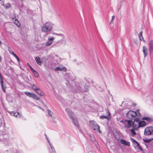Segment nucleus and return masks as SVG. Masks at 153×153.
<instances>
[{
  "label": "nucleus",
  "mask_w": 153,
  "mask_h": 153,
  "mask_svg": "<svg viewBox=\"0 0 153 153\" xmlns=\"http://www.w3.org/2000/svg\"><path fill=\"white\" fill-rule=\"evenodd\" d=\"M53 24L51 22H48L44 24L42 27V31L43 32H48L52 30Z\"/></svg>",
  "instance_id": "obj_1"
},
{
  "label": "nucleus",
  "mask_w": 153,
  "mask_h": 153,
  "mask_svg": "<svg viewBox=\"0 0 153 153\" xmlns=\"http://www.w3.org/2000/svg\"><path fill=\"white\" fill-rule=\"evenodd\" d=\"M137 112L139 114V115L140 116L141 115L139 112V109L137 110L136 111L131 110L128 111L126 113V115L127 117L129 119L133 120L137 115Z\"/></svg>",
  "instance_id": "obj_2"
},
{
  "label": "nucleus",
  "mask_w": 153,
  "mask_h": 153,
  "mask_svg": "<svg viewBox=\"0 0 153 153\" xmlns=\"http://www.w3.org/2000/svg\"><path fill=\"white\" fill-rule=\"evenodd\" d=\"M66 111L68 113V116L72 120V121L74 125L77 128H79V126L77 122V120L75 117V116L73 113L71 111L69 110L68 109H66Z\"/></svg>",
  "instance_id": "obj_3"
},
{
  "label": "nucleus",
  "mask_w": 153,
  "mask_h": 153,
  "mask_svg": "<svg viewBox=\"0 0 153 153\" xmlns=\"http://www.w3.org/2000/svg\"><path fill=\"white\" fill-rule=\"evenodd\" d=\"M144 134L145 135L153 134V127L151 126L146 128L144 130Z\"/></svg>",
  "instance_id": "obj_4"
},
{
  "label": "nucleus",
  "mask_w": 153,
  "mask_h": 153,
  "mask_svg": "<svg viewBox=\"0 0 153 153\" xmlns=\"http://www.w3.org/2000/svg\"><path fill=\"white\" fill-rule=\"evenodd\" d=\"M125 125V127L126 128H130L132 126V121L131 120H125L121 121Z\"/></svg>",
  "instance_id": "obj_5"
},
{
  "label": "nucleus",
  "mask_w": 153,
  "mask_h": 153,
  "mask_svg": "<svg viewBox=\"0 0 153 153\" xmlns=\"http://www.w3.org/2000/svg\"><path fill=\"white\" fill-rule=\"evenodd\" d=\"M153 140V137L150 139H143L144 142L145 143V145L146 146L147 148L150 147V143L152 142V141Z\"/></svg>",
  "instance_id": "obj_6"
},
{
  "label": "nucleus",
  "mask_w": 153,
  "mask_h": 153,
  "mask_svg": "<svg viewBox=\"0 0 153 153\" xmlns=\"http://www.w3.org/2000/svg\"><path fill=\"white\" fill-rule=\"evenodd\" d=\"M107 116L102 115L99 117V118L102 120L107 119L108 120H109L111 119V114L109 111L107 112Z\"/></svg>",
  "instance_id": "obj_7"
},
{
  "label": "nucleus",
  "mask_w": 153,
  "mask_h": 153,
  "mask_svg": "<svg viewBox=\"0 0 153 153\" xmlns=\"http://www.w3.org/2000/svg\"><path fill=\"white\" fill-rule=\"evenodd\" d=\"M149 49L150 53L151 54L152 52V51L153 50V40H151L149 41Z\"/></svg>",
  "instance_id": "obj_8"
},
{
  "label": "nucleus",
  "mask_w": 153,
  "mask_h": 153,
  "mask_svg": "<svg viewBox=\"0 0 153 153\" xmlns=\"http://www.w3.org/2000/svg\"><path fill=\"white\" fill-rule=\"evenodd\" d=\"M55 71H66V69L65 67H62L61 66H57L54 69Z\"/></svg>",
  "instance_id": "obj_9"
},
{
  "label": "nucleus",
  "mask_w": 153,
  "mask_h": 153,
  "mask_svg": "<svg viewBox=\"0 0 153 153\" xmlns=\"http://www.w3.org/2000/svg\"><path fill=\"white\" fill-rule=\"evenodd\" d=\"M120 143L122 144L125 146H130V143L129 142L123 139H121L120 140Z\"/></svg>",
  "instance_id": "obj_10"
},
{
  "label": "nucleus",
  "mask_w": 153,
  "mask_h": 153,
  "mask_svg": "<svg viewBox=\"0 0 153 153\" xmlns=\"http://www.w3.org/2000/svg\"><path fill=\"white\" fill-rule=\"evenodd\" d=\"M10 114L12 116H13L17 118L18 117H21L22 116V115L20 114L19 112H14L13 111L10 113Z\"/></svg>",
  "instance_id": "obj_11"
},
{
  "label": "nucleus",
  "mask_w": 153,
  "mask_h": 153,
  "mask_svg": "<svg viewBox=\"0 0 153 153\" xmlns=\"http://www.w3.org/2000/svg\"><path fill=\"white\" fill-rule=\"evenodd\" d=\"M2 142L4 144L5 146H7L9 145V143L8 140L7 139H4L3 140L0 139V142Z\"/></svg>",
  "instance_id": "obj_12"
},
{
  "label": "nucleus",
  "mask_w": 153,
  "mask_h": 153,
  "mask_svg": "<svg viewBox=\"0 0 153 153\" xmlns=\"http://www.w3.org/2000/svg\"><path fill=\"white\" fill-rule=\"evenodd\" d=\"M46 139L47 140L48 142L49 146H48V150H49L50 149H53L54 150V148L53 146V145L50 143L49 140L47 136H46Z\"/></svg>",
  "instance_id": "obj_13"
},
{
  "label": "nucleus",
  "mask_w": 153,
  "mask_h": 153,
  "mask_svg": "<svg viewBox=\"0 0 153 153\" xmlns=\"http://www.w3.org/2000/svg\"><path fill=\"white\" fill-rule=\"evenodd\" d=\"M93 129L95 131L98 132L99 133H101L100 131L99 128V126L97 124H96V125L94 126L93 128Z\"/></svg>",
  "instance_id": "obj_14"
},
{
  "label": "nucleus",
  "mask_w": 153,
  "mask_h": 153,
  "mask_svg": "<svg viewBox=\"0 0 153 153\" xmlns=\"http://www.w3.org/2000/svg\"><path fill=\"white\" fill-rule=\"evenodd\" d=\"M147 48L145 46L143 47V51L144 53V57H145L147 55Z\"/></svg>",
  "instance_id": "obj_15"
},
{
  "label": "nucleus",
  "mask_w": 153,
  "mask_h": 153,
  "mask_svg": "<svg viewBox=\"0 0 153 153\" xmlns=\"http://www.w3.org/2000/svg\"><path fill=\"white\" fill-rule=\"evenodd\" d=\"M143 120L147 121L148 123L152 122V119L149 117H144L142 118Z\"/></svg>",
  "instance_id": "obj_16"
},
{
  "label": "nucleus",
  "mask_w": 153,
  "mask_h": 153,
  "mask_svg": "<svg viewBox=\"0 0 153 153\" xmlns=\"http://www.w3.org/2000/svg\"><path fill=\"white\" fill-rule=\"evenodd\" d=\"M139 127H143L146 125V123L144 121H142L138 123Z\"/></svg>",
  "instance_id": "obj_17"
},
{
  "label": "nucleus",
  "mask_w": 153,
  "mask_h": 153,
  "mask_svg": "<svg viewBox=\"0 0 153 153\" xmlns=\"http://www.w3.org/2000/svg\"><path fill=\"white\" fill-rule=\"evenodd\" d=\"M37 94H39V95L43 96L44 93L41 90V89L39 88L37 90L35 91Z\"/></svg>",
  "instance_id": "obj_18"
},
{
  "label": "nucleus",
  "mask_w": 153,
  "mask_h": 153,
  "mask_svg": "<svg viewBox=\"0 0 153 153\" xmlns=\"http://www.w3.org/2000/svg\"><path fill=\"white\" fill-rule=\"evenodd\" d=\"M35 60L38 65H41L42 64V62H41L40 58L39 57H36L35 58Z\"/></svg>",
  "instance_id": "obj_19"
},
{
  "label": "nucleus",
  "mask_w": 153,
  "mask_h": 153,
  "mask_svg": "<svg viewBox=\"0 0 153 153\" xmlns=\"http://www.w3.org/2000/svg\"><path fill=\"white\" fill-rule=\"evenodd\" d=\"M139 124L138 123H132V126L133 128L135 129H137L139 127Z\"/></svg>",
  "instance_id": "obj_20"
},
{
  "label": "nucleus",
  "mask_w": 153,
  "mask_h": 153,
  "mask_svg": "<svg viewBox=\"0 0 153 153\" xmlns=\"http://www.w3.org/2000/svg\"><path fill=\"white\" fill-rule=\"evenodd\" d=\"M30 97L37 100H40V98L39 97H37V96L35 94L33 93H32Z\"/></svg>",
  "instance_id": "obj_21"
},
{
  "label": "nucleus",
  "mask_w": 153,
  "mask_h": 153,
  "mask_svg": "<svg viewBox=\"0 0 153 153\" xmlns=\"http://www.w3.org/2000/svg\"><path fill=\"white\" fill-rule=\"evenodd\" d=\"M32 87L33 90L35 91L39 88L37 85L34 84H32Z\"/></svg>",
  "instance_id": "obj_22"
},
{
  "label": "nucleus",
  "mask_w": 153,
  "mask_h": 153,
  "mask_svg": "<svg viewBox=\"0 0 153 153\" xmlns=\"http://www.w3.org/2000/svg\"><path fill=\"white\" fill-rule=\"evenodd\" d=\"M89 123L91 126L93 128L94 126L96 125L97 123L94 121H90Z\"/></svg>",
  "instance_id": "obj_23"
},
{
  "label": "nucleus",
  "mask_w": 153,
  "mask_h": 153,
  "mask_svg": "<svg viewBox=\"0 0 153 153\" xmlns=\"http://www.w3.org/2000/svg\"><path fill=\"white\" fill-rule=\"evenodd\" d=\"M31 71L35 77L37 78L39 76L38 73L35 70L33 69V71L32 70Z\"/></svg>",
  "instance_id": "obj_24"
},
{
  "label": "nucleus",
  "mask_w": 153,
  "mask_h": 153,
  "mask_svg": "<svg viewBox=\"0 0 153 153\" xmlns=\"http://www.w3.org/2000/svg\"><path fill=\"white\" fill-rule=\"evenodd\" d=\"M14 23L16 25V26L18 27H20V23L17 19H16L15 20V21L14 22Z\"/></svg>",
  "instance_id": "obj_25"
},
{
  "label": "nucleus",
  "mask_w": 153,
  "mask_h": 153,
  "mask_svg": "<svg viewBox=\"0 0 153 153\" xmlns=\"http://www.w3.org/2000/svg\"><path fill=\"white\" fill-rule=\"evenodd\" d=\"M88 87L89 86L88 84L85 83L84 86V88L86 92H87L88 91Z\"/></svg>",
  "instance_id": "obj_26"
},
{
  "label": "nucleus",
  "mask_w": 153,
  "mask_h": 153,
  "mask_svg": "<svg viewBox=\"0 0 153 153\" xmlns=\"http://www.w3.org/2000/svg\"><path fill=\"white\" fill-rule=\"evenodd\" d=\"M48 114L50 116H51L52 118L54 119L55 118V117H53L52 116V114H53V113L50 111V110H48Z\"/></svg>",
  "instance_id": "obj_27"
},
{
  "label": "nucleus",
  "mask_w": 153,
  "mask_h": 153,
  "mask_svg": "<svg viewBox=\"0 0 153 153\" xmlns=\"http://www.w3.org/2000/svg\"><path fill=\"white\" fill-rule=\"evenodd\" d=\"M8 50L10 54L13 55L14 54H15L14 52L12 51L11 48L9 46L8 47Z\"/></svg>",
  "instance_id": "obj_28"
},
{
  "label": "nucleus",
  "mask_w": 153,
  "mask_h": 153,
  "mask_svg": "<svg viewBox=\"0 0 153 153\" xmlns=\"http://www.w3.org/2000/svg\"><path fill=\"white\" fill-rule=\"evenodd\" d=\"M24 93L27 96L30 97L31 96V95L32 94V93H30L29 92L26 91L24 92Z\"/></svg>",
  "instance_id": "obj_29"
},
{
  "label": "nucleus",
  "mask_w": 153,
  "mask_h": 153,
  "mask_svg": "<svg viewBox=\"0 0 153 153\" xmlns=\"http://www.w3.org/2000/svg\"><path fill=\"white\" fill-rule=\"evenodd\" d=\"M130 130L132 133V136H134L136 134L134 129H130Z\"/></svg>",
  "instance_id": "obj_30"
},
{
  "label": "nucleus",
  "mask_w": 153,
  "mask_h": 153,
  "mask_svg": "<svg viewBox=\"0 0 153 153\" xmlns=\"http://www.w3.org/2000/svg\"><path fill=\"white\" fill-rule=\"evenodd\" d=\"M90 137H91V139L92 141L94 142L96 141V139L93 135H90Z\"/></svg>",
  "instance_id": "obj_31"
},
{
  "label": "nucleus",
  "mask_w": 153,
  "mask_h": 153,
  "mask_svg": "<svg viewBox=\"0 0 153 153\" xmlns=\"http://www.w3.org/2000/svg\"><path fill=\"white\" fill-rule=\"evenodd\" d=\"M52 42H47L46 44L47 46H48L51 45L52 43Z\"/></svg>",
  "instance_id": "obj_32"
},
{
  "label": "nucleus",
  "mask_w": 153,
  "mask_h": 153,
  "mask_svg": "<svg viewBox=\"0 0 153 153\" xmlns=\"http://www.w3.org/2000/svg\"><path fill=\"white\" fill-rule=\"evenodd\" d=\"M139 121V118H136L135 119L133 122V123H137L138 124V123L140 122Z\"/></svg>",
  "instance_id": "obj_33"
},
{
  "label": "nucleus",
  "mask_w": 153,
  "mask_h": 153,
  "mask_svg": "<svg viewBox=\"0 0 153 153\" xmlns=\"http://www.w3.org/2000/svg\"><path fill=\"white\" fill-rule=\"evenodd\" d=\"M137 147L140 150H143V149L141 148V147L140 146L139 144L137 143Z\"/></svg>",
  "instance_id": "obj_34"
},
{
  "label": "nucleus",
  "mask_w": 153,
  "mask_h": 153,
  "mask_svg": "<svg viewBox=\"0 0 153 153\" xmlns=\"http://www.w3.org/2000/svg\"><path fill=\"white\" fill-rule=\"evenodd\" d=\"M11 5L10 4L7 3L5 5V7L6 8H9L11 7Z\"/></svg>",
  "instance_id": "obj_35"
},
{
  "label": "nucleus",
  "mask_w": 153,
  "mask_h": 153,
  "mask_svg": "<svg viewBox=\"0 0 153 153\" xmlns=\"http://www.w3.org/2000/svg\"><path fill=\"white\" fill-rule=\"evenodd\" d=\"M54 150L53 149H50L49 150V153H56V151H55V149H54Z\"/></svg>",
  "instance_id": "obj_36"
},
{
  "label": "nucleus",
  "mask_w": 153,
  "mask_h": 153,
  "mask_svg": "<svg viewBox=\"0 0 153 153\" xmlns=\"http://www.w3.org/2000/svg\"><path fill=\"white\" fill-rule=\"evenodd\" d=\"M14 56L18 62L20 61V60L18 56L15 54L13 55Z\"/></svg>",
  "instance_id": "obj_37"
},
{
  "label": "nucleus",
  "mask_w": 153,
  "mask_h": 153,
  "mask_svg": "<svg viewBox=\"0 0 153 153\" xmlns=\"http://www.w3.org/2000/svg\"><path fill=\"white\" fill-rule=\"evenodd\" d=\"M54 38L53 36H50L48 38L49 41H53L54 40Z\"/></svg>",
  "instance_id": "obj_38"
},
{
  "label": "nucleus",
  "mask_w": 153,
  "mask_h": 153,
  "mask_svg": "<svg viewBox=\"0 0 153 153\" xmlns=\"http://www.w3.org/2000/svg\"><path fill=\"white\" fill-rule=\"evenodd\" d=\"M8 151H9L8 153H15V149H13V151L12 152H10V151H8V150H6L5 151V152H6L5 153H6V152H7Z\"/></svg>",
  "instance_id": "obj_39"
},
{
  "label": "nucleus",
  "mask_w": 153,
  "mask_h": 153,
  "mask_svg": "<svg viewBox=\"0 0 153 153\" xmlns=\"http://www.w3.org/2000/svg\"><path fill=\"white\" fill-rule=\"evenodd\" d=\"M142 31H141V32H140L139 35H138V36L139 37V38H140V37H143L142 36Z\"/></svg>",
  "instance_id": "obj_40"
},
{
  "label": "nucleus",
  "mask_w": 153,
  "mask_h": 153,
  "mask_svg": "<svg viewBox=\"0 0 153 153\" xmlns=\"http://www.w3.org/2000/svg\"><path fill=\"white\" fill-rule=\"evenodd\" d=\"M27 65L31 69V71H33V70L34 69L32 68L31 67V66L29 64V63H27Z\"/></svg>",
  "instance_id": "obj_41"
},
{
  "label": "nucleus",
  "mask_w": 153,
  "mask_h": 153,
  "mask_svg": "<svg viewBox=\"0 0 153 153\" xmlns=\"http://www.w3.org/2000/svg\"><path fill=\"white\" fill-rule=\"evenodd\" d=\"M131 141L133 142H135L136 143H137L138 142L136 141L135 140H134V139L132 138H131Z\"/></svg>",
  "instance_id": "obj_42"
},
{
  "label": "nucleus",
  "mask_w": 153,
  "mask_h": 153,
  "mask_svg": "<svg viewBox=\"0 0 153 153\" xmlns=\"http://www.w3.org/2000/svg\"><path fill=\"white\" fill-rule=\"evenodd\" d=\"M140 40L142 41H143L144 42H145V40L143 39V37H140L139 38Z\"/></svg>",
  "instance_id": "obj_43"
},
{
  "label": "nucleus",
  "mask_w": 153,
  "mask_h": 153,
  "mask_svg": "<svg viewBox=\"0 0 153 153\" xmlns=\"http://www.w3.org/2000/svg\"><path fill=\"white\" fill-rule=\"evenodd\" d=\"M150 146H151L153 148V142H152L150 143Z\"/></svg>",
  "instance_id": "obj_44"
},
{
  "label": "nucleus",
  "mask_w": 153,
  "mask_h": 153,
  "mask_svg": "<svg viewBox=\"0 0 153 153\" xmlns=\"http://www.w3.org/2000/svg\"><path fill=\"white\" fill-rule=\"evenodd\" d=\"M112 19L111 20V21L110 23H111L112 22L114 18V16H112Z\"/></svg>",
  "instance_id": "obj_45"
},
{
  "label": "nucleus",
  "mask_w": 153,
  "mask_h": 153,
  "mask_svg": "<svg viewBox=\"0 0 153 153\" xmlns=\"http://www.w3.org/2000/svg\"><path fill=\"white\" fill-rule=\"evenodd\" d=\"M108 111H109V110L108 109H107L106 110V113L105 114L106 116H107V112Z\"/></svg>",
  "instance_id": "obj_46"
},
{
  "label": "nucleus",
  "mask_w": 153,
  "mask_h": 153,
  "mask_svg": "<svg viewBox=\"0 0 153 153\" xmlns=\"http://www.w3.org/2000/svg\"><path fill=\"white\" fill-rule=\"evenodd\" d=\"M56 34H57V35H59V36H61L62 35V34H58L57 33H55Z\"/></svg>",
  "instance_id": "obj_47"
},
{
  "label": "nucleus",
  "mask_w": 153,
  "mask_h": 153,
  "mask_svg": "<svg viewBox=\"0 0 153 153\" xmlns=\"http://www.w3.org/2000/svg\"><path fill=\"white\" fill-rule=\"evenodd\" d=\"M2 60V59L1 57L0 56V61H1Z\"/></svg>",
  "instance_id": "obj_48"
},
{
  "label": "nucleus",
  "mask_w": 153,
  "mask_h": 153,
  "mask_svg": "<svg viewBox=\"0 0 153 153\" xmlns=\"http://www.w3.org/2000/svg\"><path fill=\"white\" fill-rule=\"evenodd\" d=\"M40 109H42V110H43V109H42L41 107H39Z\"/></svg>",
  "instance_id": "obj_49"
},
{
  "label": "nucleus",
  "mask_w": 153,
  "mask_h": 153,
  "mask_svg": "<svg viewBox=\"0 0 153 153\" xmlns=\"http://www.w3.org/2000/svg\"><path fill=\"white\" fill-rule=\"evenodd\" d=\"M40 109H42V110H43V109H42L41 107H39Z\"/></svg>",
  "instance_id": "obj_50"
},
{
  "label": "nucleus",
  "mask_w": 153,
  "mask_h": 153,
  "mask_svg": "<svg viewBox=\"0 0 153 153\" xmlns=\"http://www.w3.org/2000/svg\"><path fill=\"white\" fill-rule=\"evenodd\" d=\"M40 109H42V110H43V109H42L41 107H39Z\"/></svg>",
  "instance_id": "obj_51"
},
{
  "label": "nucleus",
  "mask_w": 153,
  "mask_h": 153,
  "mask_svg": "<svg viewBox=\"0 0 153 153\" xmlns=\"http://www.w3.org/2000/svg\"><path fill=\"white\" fill-rule=\"evenodd\" d=\"M1 42L0 41V45L1 44Z\"/></svg>",
  "instance_id": "obj_52"
},
{
  "label": "nucleus",
  "mask_w": 153,
  "mask_h": 153,
  "mask_svg": "<svg viewBox=\"0 0 153 153\" xmlns=\"http://www.w3.org/2000/svg\"><path fill=\"white\" fill-rule=\"evenodd\" d=\"M90 81H91V82H92V81H91V80H90Z\"/></svg>",
  "instance_id": "obj_53"
},
{
  "label": "nucleus",
  "mask_w": 153,
  "mask_h": 153,
  "mask_svg": "<svg viewBox=\"0 0 153 153\" xmlns=\"http://www.w3.org/2000/svg\"><path fill=\"white\" fill-rule=\"evenodd\" d=\"M22 1L23 0H20Z\"/></svg>",
  "instance_id": "obj_54"
},
{
  "label": "nucleus",
  "mask_w": 153,
  "mask_h": 153,
  "mask_svg": "<svg viewBox=\"0 0 153 153\" xmlns=\"http://www.w3.org/2000/svg\"><path fill=\"white\" fill-rule=\"evenodd\" d=\"M57 99H59L57 97Z\"/></svg>",
  "instance_id": "obj_55"
}]
</instances>
